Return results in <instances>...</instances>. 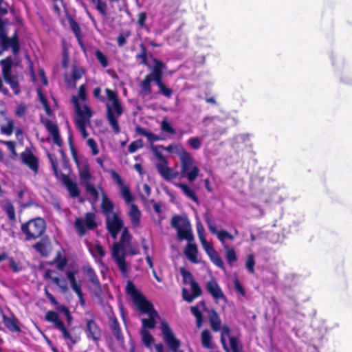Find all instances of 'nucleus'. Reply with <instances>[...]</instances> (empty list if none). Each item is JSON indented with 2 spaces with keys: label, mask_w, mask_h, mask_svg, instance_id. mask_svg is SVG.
<instances>
[{
  "label": "nucleus",
  "mask_w": 352,
  "mask_h": 352,
  "mask_svg": "<svg viewBox=\"0 0 352 352\" xmlns=\"http://www.w3.org/2000/svg\"><path fill=\"white\" fill-rule=\"evenodd\" d=\"M87 145L89 147L93 155H96L99 153L98 146L96 142L92 138H88L86 141Z\"/></svg>",
  "instance_id": "nucleus-48"
},
{
  "label": "nucleus",
  "mask_w": 352,
  "mask_h": 352,
  "mask_svg": "<svg viewBox=\"0 0 352 352\" xmlns=\"http://www.w3.org/2000/svg\"><path fill=\"white\" fill-rule=\"evenodd\" d=\"M86 333L88 338H91L94 340H98L100 338V329L94 320H89L87 321Z\"/></svg>",
  "instance_id": "nucleus-22"
},
{
  "label": "nucleus",
  "mask_w": 352,
  "mask_h": 352,
  "mask_svg": "<svg viewBox=\"0 0 352 352\" xmlns=\"http://www.w3.org/2000/svg\"><path fill=\"white\" fill-rule=\"evenodd\" d=\"M151 151L158 160V162H164V161H167L164 155L160 151H158L157 146H152Z\"/></svg>",
  "instance_id": "nucleus-60"
},
{
  "label": "nucleus",
  "mask_w": 352,
  "mask_h": 352,
  "mask_svg": "<svg viewBox=\"0 0 352 352\" xmlns=\"http://www.w3.org/2000/svg\"><path fill=\"white\" fill-rule=\"evenodd\" d=\"M89 250L92 256L96 259L97 261H100L101 259L104 256L105 252L102 247L98 244L90 245Z\"/></svg>",
  "instance_id": "nucleus-30"
},
{
  "label": "nucleus",
  "mask_w": 352,
  "mask_h": 352,
  "mask_svg": "<svg viewBox=\"0 0 352 352\" xmlns=\"http://www.w3.org/2000/svg\"><path fill=\"white\" fill-rule=\"evenodd\" d=\"M120 190L122 198L125 200L126 203L129 206L133 204V197L131 194L129 188L126 185H123L120 187Z\"/></svg>",
  "instance_id": "nucleus-38"
},
{
  "label": "nucleus",
  "mask_w": 352,
  "mask_h": 352,
  "mask_svg": "<svg viewBox=\"0 0 352 352\" xmlns=\"http://www.w3.org/2000/svg\"><path fill=\"white\" fill-rule=\"evenodd\" d=\"M137 131L139 134L145 136L148 140V142H150L151 143L162 140V138H160L158 135L153 133L148 132L146 131L144 129L138 127L137 129Z\"/></svg>",
  "instance_id": "nucleus-37"
},
{
  "label": "nucleus",
  "mask_w": 352,
  "mask_h": 352,
  "mask_svg": "<svg viewBox=\"0 0 352 352\" xmlns=\"http://www.w3.org/2000/svg\"><path fill=\"white\" fill-rule=\"evenodd\" d=\"M181 274L184 278V283L191 284L195 282L190 272L185 270L184 269L181 270Z\"/></svg>",
  "instance_id": "nucleus-59"
},
{
  "label": "nucleus",
  "mask_w": 352,
  "mask_h": 352,
  "mask_svg": "<svg viewBox=\"0 0 352 352\" xmlns=\"http://www.w3.org/2000/svg\"><path fill=\"white\" fill-rule=\"evenodd\" d=\"M75 228L80 236H84L89 230H94L97 227L96 214L87 212L84 217L76 218L74 223Z\"/></svg>",
  "instance_id": "nucleus-13"
},
{
  "label": "nucleus",
  "mask_w": 352,
  "mask_h": 352,
  "mask_svg": "<svg viewBox=\"0 0 352 352\" xmlns=\"http://www.w3.org/2000/svg\"><path fill=\"white\" fill-rule=\"evenodd\" d=\"M65 184L72 197H76L79 195V190L76 184L69 179L65 180Z\"/></svg>",
  "instance_id": "nucleus-39"
},
{
  "label": "nucleus",
  "mask_w": 352,
  "mask_h": 352,
  "mask_svg": "<svg viewBox=\"0 0 352 352\" xmlns=\"http://www.w3.org/2000/svg\"><path fill=\"white\" fill-rule=\"evenodd\" d=\"M14 130V120L5 111H0V133L10 136Z\"/></svg>",
  "instance_id": "nucleus-15"
},
{
  "label": "nucleus",
  "mask_w": 352,
  "mask_h": 352,
  "mask_svg": "<svg viewBox=\"0 0 352 352\" xmlns=\"http://www.w3.org/2000/svg\"><path fill=\"white\" fill-rule=\"evenodd\" d=\"M34 248L41 255L47 256L50 251L51 244L48 239H43L36 243Z\"/></svg>",
  "instance_id": "nucleus-24"
},
{
  "label": "nucleus",
  "mask_w": 352,
  "mask_h": 352,
  "mask_svg": "<svg viewBox=\"0 0 352 352\" xmlns=\"http://www.w3.org/2000/svg\"><path fill=\"white\" fill-rule=\"evenodd\" d=\"M175 186L180 188L183 194L185 195L188 198L192 199L195 202H198V198L193 190L188 184L184 183H175Z\"/></svg>",
  "instance_id": "nucleus-23"
},
{
  "label": "nucleus",
  "mask_w": 352,
  "mask_h": 352,
  "mask_svg": "<svg viewBox=\"0 0 352 352\" xmlns=\"http://www.w3.org/2000/svg\"><path fill=\"white\" fill-rule=\"evenodd\" d=\"M3 144H5L8 150L10 151L12 157L16 156V152L15 151V142L12 141H2Z\"/></svg>",
  "instance_id": "nucleus-61"
},
{
  "label": "nucleus",
  "mask_w": 352,
  "mask_h": 352,
  "mask_svg": "<svg viewBox=\"0 0 352 352\" xmlns=\"http://www.w3.org/2000/svg\"><path fill=\"white\" fill-rule=\"evenodd\" d=\"M107 3L105 2H102V1H98V3L96 5V9L103 16L107 15Z\"/></svg>",
  "instance_id": "nucleus-64"
},
{
  "label": "nucleus",
  "mask_w": 352,
  "mask_h": 352,
  "mask_svg": "<svg viewBox=\"0 0 352 352\" xmlns=\"http://www.w3.org/2000/svg\"><path fill=\"white\" fill-rule=\"evenodd\" d=\"M109 322L113 335L117 338L118 340H120L122 338V336L118 320H116V318L111 317Z\"/></svg>",
  "instance_id": "nucleus-35"
},
{
  "label": "nucleus",
  "mask_w": 352,
  "mask_h": 352,
  "mask_svg": "<svg viewBox=\"0 0 352 352\" xmlns=\"http://www.w3.org/2000/svg\"><path fill=\"white\" fill-rule=\"evenodd\" d=\"M171 224L177 230L179 239L181 240L185 239L188 241L184 250L185 256L190 262L199 263L201 259L198 257L197 246L192 243L194 236L188 220L180 216H175L172 219Z\"/></svg>",
  "instance_id": "nucleus-2"
},
{
  "label": "nucleus",
  "mask_w": 352,
  "mask_h": 352,
  "mask_svg": "<svg viewBox=\"0 0 352 352\" xmlns=\"http://www.w3.org/2000/svg\"><path fill=\"white\" fill-rule=\"evenodd\" d=\"M45 126L51 135L58 132L57 126L52 121L47 120L45 123Z\"/></svg>",
  "instance_id": "nucleus-62"
},
{
  "label": "nucleus",
  "mask_w": 352,
  "mask_h": 352,
  "mask_svg": "<svg viewBox=\"0 0 352 352\" xmlns=\"http://www.w3.org/2000/svg\"><path fill=\"white\" fill-rule=\"evenodd\" d=\"M4 210L10 219L13 220L15 218L14 208L12 204L10 202L4 205Z\"/></svg>",
  "instance_id": "nucleus-53"
},
{
  "label": "nucleus",
  "mask_w": 352,
  "mask_h": 352,
  "mask_svg": "<svg viewBox=\"0 0 352 352\" xmlns=\"http://www.w3.org/2000/svg\"><path fill=\"white\" fill-rule=\"evenodd\" d=\"M208 256L210 258L211 261L216 266H217L218 267H219L222 270H224L223 262L216 250L214 252H212L211 254H210Z\"/></svg>",
  "instance_id": "nucleus-43"
},
{
  "label": "nucleus",
  "mask_w": 352,
  "mask_h": 352,
  "mask_svg": "<svg viewBox=\"0 0 352 352\" xmlns=\"http://www.w3.org/2000/svg\"><path fill=\"white\" fill-rule=\"evenodd\" d=\"M105 217L107 230H109L113 239H116L118 234L123 228V220L116 212L110 213Z\"/></svg>",
  "instance_id": "nucleus-14"
},
{
  "label": "nucleus",
  "mask_w": 352,
  "mask_h": 352,
  "mask_svg": "<svg viewBox=\"0 0 352 352\" xmlns=\"http://www.w3.org/2000/svg\"><path fill=\"white\" fill-rule=\"evenodd\" d=\"M254 265H255L254 255L252 254H250L247 256V260L245 262V267L250 273L253 274L254 272Z\"/></svg>",
  "instance_id": "nucleus-47"
},
{
  "label": "nucleus",
  "mask_w": 352,
  "mask_h": 352,
  "mask_svg": "<svg viewBox=\"0 0 352 352\" xmlns=\"http://www.w3.org/2000/svg\"><path fill=\"white\" fill-rule=\"evenodd\" d=\"M200 242H201V244L204 250H205L206 253L208 254V256H209L210 254H211L212 252H214L215 251V250L214 249L212 245H210L209 243H208V241H206V239L200 240Z\"/></svg>",
  "instance_id": "nucleus-57"
},
{
  "label": "nucleus",
  "mask_w": 352,
  "mask_h": 352,
  "mask_svg": "<svg viewBox=\"0 0 352 352\" xmlns=\"http://www.w3.org/2000/svg\"><path fill=\"white\" fill-rule=\"evenodd\" d=\"M142 146H143L142 141L141 140H138L136 141L131 142L129 144L128 150H129V153H132L135 152L139 148H142Z\"/></svg>",
  "instance_id": "nucleus-56"
},
{
  "label": "nucleus",
  "mask_w": 352,
  "mask_h": 352,
  "mask_svg": "<svg viewBox=\"0 0 352 352\" xmlns=\"http://www.w3.org/2000/svg\"><path fill=\"white\" fill-rule=\"evenodd\" d=\"M4 80L6 82H8L10 85V87L12 88L15 94H19L20 89L19 87V83L16 76H12Z\"/></svg>",
  "instance_id": "nucleus-44"
},
{
  "label": "nucleus",
  "mask_w": 352,
  "mask_h": 352,
  "mask_svg": "<svg viewBox=\"0 0 352 352\" xmlns=\"http://www.w3.org/2000/svg\"><path fill=\"white\" fill-rule=\"evenodd\" d=\"M211 339L212 336L210 331L208 330H204L201 333L202 345L207 349H210L212 347Z\"/></svg>",
  "instance_id": "nucleus-42"
},
{
  "label": "nucleus",
  "mask_w": 352,
  "mask_h": 352,
  "mask_svg": "<svg viewBox=\"0 0 352 352\" xmlns=\"http://www.w3.org/2000/svg\"><path fill=\"white\" fill-rule=\"evenodd\" d=\"M220 330H221V343H222L224 349L226 350H228L227 341L230 340V338H232V336H230V330L229 327L227 326H223L222 327H221Z\"/></svg>",
  "instance_id": "nucleus-36"
},
{
  "label": "nucleus",
  "mask_w": 352,
  "mask_h": 352,
  "mask_svg": "<svg viewBox=\"0 0 352 352\" xmlns=\"http://www.w3.org/2000/svg\"><path fill=\"white\" fill-rule=\"evenodd\" d=\"M218 116H207L204 118L202 122L205 126H208L210 124H215L217 122H223Z\"/></svg>",
  "instance_id": "nucleus-52"
},
{
  "label": "nucleus",
  "mask_w": 352,
  "mask_h": 352,
  "mask_svg": "<svg viewBox=\"0 0 352 352\" xmlns=\"http://www.w3.org/2000/svg\"><path fill=\"white\" fill-rule=\"evenodd\" d=\"M21 232L25 235L27 241L36 239L40 237L45 230V221L41 218H35L23 223L21 226Z\"/></svg>",
  "instance_id": "nucleus-9"
},
{
  "label": "nucleus",
  "mask_w": 352,
  "mask_h": 352,
  "mask_svg": "<svg viewBox=\"0 0 352 352\" xmlns=\"http://www.w3.org/2000/svg\"><path fill=\"white\" fill-rule=\"evenodd\" d=\"M80 177L82 181L83 184L85 186L87 192L93 199V202L95 203L99 198L98 187H95L92 184L91 181L94 177L90 173L88 165L85 164L79 168Z\"/></svg>",
  "instance_id": "nucleus-11"
},
{
  "label": "nucleus",
  "mask_w": 352,
  "mask_h": 352,
  "mask_svg": "<svg viewBox=\"0 0 352 352\" xmlns=\"http://www.w3.org/2000/svg\"><path fill=\"white\" fill-rule=\"evenodd\" d=\"M179 176L186 179L189 183L194 182L200 175V168L197 162L188 152L180 160Z\"/></svg>",
  "instance_id": "nucleus-7"
},
{
  "label": "nucleus",
  "mask_w": 352,
  "mask_h": 352,
  "mask_svg": "<svg viewBox=\"0 0 352 352\" xmlns=\"http://www.w3.org/2000/svg\"><path fill=\"white\" fill-rule=\"evenodd\" d=\"M107 95L106 109L107 119L111 126L113 131L118 134L120 131L118 119L123 113V106L118 98V94L110 89H105Z\"/></svg>",
  "instance_id": "nucleus-4"
},
{
  "label": "nucleus",
  "mask_w": 352,
  "mask_h": 352,
  "mask_svg": "<svg viewBox=\"0 0 352 352\" xmlns=\"http://www.w3.org/2000/svg\"><path fill=\"white\" fill-rule=\"evenodd\" d=\"M86 87L82 85L79 87L78 96H73L72 102L76 113V125L83 138H86L88 135L86 126L90 124V118L93 115L92 111L86 104Z\"/></svg>",
  "instance_id": "nucleus-3"
},
{
  "label": "nucleus",
  "mask_w": 352,
  "mask_h": 352,
  "mask_svg": "<svg viewBox=\"0 0 352 352\" xmlns=\"http://www.w3.org/2000/svg\"><path fill=\"white\" fill-rule=\"evenodd\" d=\"M190 285V289L192 291L191 294H192V296H195V298L198 297L199 296H200L201 294V289H200L199 286L198 285V284L197 283L194 282Z\"/></svg>",
  "instance_id": "nucleus-63"
},
{
  "label": "nucleus",
  "mask_w": 352,
  "mask_h": 352,
  "mask_svg": "<svg viewBox=\"0 0 352 352\" xmlns=\"http://www.w3.org/2000/svg\"><path fill=\"white\" fill-rule=\"evenodd\" d=\"M96 56L97 60L103 67H107L109 65L108 60L106 56L100 50L96 52Z\"/></svg>",
  "instance_id": "nucleus-54"
},
{
  "label": "nucleus",
  "mask_w": 352,
  "mask_h": 352,
  "mask_svg": "<svg viewBox=\"0 0 352 352\" xmlns=\"http://www.w3.org/2000/svg\"><path fill=\"white\" fill-rule=\"evenodd\" d=\"M206 288L216 301L226 300V296L216 280H211L208 281L206 284Z\"/></svg>",
  "instance_id": "nucleus-19"
},
{
  "label": "nucleus",
  "mask_w": 352,
  "mask_h": 352,
  "mask_svg": "<svg viewBox=\"0 0 352 352\" xmlns=\"http://www.w3.org/2000/svg\"><path fill=\"white\" fill-rule=\"evenodd\" d=\"M83 74V70L77 67H74L72 71V77H69L68 76H65V80L68 86L73 87L76 85V81L80 79Z\"/></svg>",
  "instance_id": "nucleus-25"
},
{
  "label": "nucleus",
  "mask_w": 352,
  "mask_h": 352,
  "mask_svg": "<svg viewBox=\"0 0 352 352\" xmlns=\"http://www.w3.org/2000/svg\"><path fill=\"white\" fill-rule=\"evenodd\" d=\"M98 190L99 191V196L101 195L102 197L101 208L104 214L107 216L110 213H114L113 211V202L108 198L102 188L98 186Z\"/></svg>",
  "instance_id": "nucleus-21"
},
{
  "label": "nucleus",
  "mask_w": 352,
  "mask_h": 352,
  "mask_svg": "<svg viewBox=\"0 0 352 352\" xmlns=\"http://www.w3.org/2000/svg\"><path fill=\"white\" fill-rule=\"evenodd\" d=\"M37 93H38L39 100L42 103L43 107L47 115H50L51 114L50 108V107H49V105L47 104V100L45 99V96H43V94L41 93V89H37Z\"/></svg>",
  "instance_id": "nucleus-49"
},
{
  "label": "nucleus",
  "mask_w": 352,
  "mask_h": 352,
  "mask_svg": "<svg viewBox=\"0 0 352 352\" xmlns=\"http://www.w3.org/2000/svg\"><path fill=\"white\" fill-rule=\"evenodd\" d=\"M23 163L29 167L34 173H38V159L32 152L29 149H25L21 154Z\"/></svg>",
  "instance_id": "nucleus-18"
},
{
  "label": "nucleus",
  "mask_w": 352,
  "mask_h": 352,
  "mask_svg": "<svg viewBox=\"0 0 352 352\" xmlns=\"http://www.w3.org/2000/svg\"><path fill=\"white\" fill-rule=\"evenodd\" d=\"M138 190L141 197L144 199H147L151 195V190L146 184H141L138 186Z\"/></svg>",
  "instance_id": "nucleus-45"
},
{
  "label": "nucleus",
  "mask_w": 352,
  "mask_h": 352,
  "mask_svg": "<svg viewBox=\"0 0 352 352\" xmlns=\"http://www.w3.org/2000/svg\"><path fill=\"white\" fill-rule=\"evenodd\" d=\"M153 64H150V67H148L150 69H152V72L147 76H150V78L153 79V76H155V75H162L163 72V68L164 67V65L163 63L160 60H158L157 59H153L152 60Z\"/></svg>",
  "instance_id": "nucleus-27"
},
{
  "label": "nucleus",
  "mask_w": 352,
  "mask_h": 352,
  "mask_svg": "<svg viewBox=\"0 0 352 352\" xmlns=\"http://www.w3.org/2000/svg\"><path fill=\"white\" fill-rule=\"evenodd\" d=\"M192 314L196 318L197 326L200 328L203 324V315L204 311H208V318L212 329L214 331H219L221 329V322L217 313L213 310H207L205 302L204 301L199 302L195 306L190 307Z\"/></svg>",
  "instance_id": "nucleus-8"
},
{
  "label": "nucleus",
  "mask_w": 352,
  "mask_h": 352,
  "mask_svg": "<svg viewBox=\"0 0 352 352\" xmlns=\"http://www.w3.org/2000/svg\"><path fill=\"white\" fill-rule=\"evenodd\" d=\"M160 329L163 335L164 342L172 352H182L180 350L181 342L178 340L169 324L164 320L160 322Z\"/></svg>",
  "instance_id": "nucleus-12"
},
{
  "label": "nucleus",
  "mask_w": 352,
  "mask_h": 352,
  "mask_svg": "<svg viewBox=\"0 0 352 352\" xmlns=\"http://www.w3.org/2000/svg\"><path fill=\"white\" fill-rule=\"evenodd\" d=\"M9 267L14 272H19L23 270L22 265L16 262L12 258H9Z\"/></svg>",
  "instance_id": "nucleus-58"
},
{
  "label": "nucleus",
  "mask_w": 352,
  "mask_h": 352,
  "mask_svg": "<svg viewBox=\"0 0 352 352\" xmlns=\"http://www.w3.org/2000/svg\"><path fill=\"white\" fill-rule=\"evenodd\" d=\"M226 258L230 265H232L237 260L234 248H230L229 245H225Z\"/></svg>",
  "instance_id": "nucleus-34"
},
{
  "label": "nucleus",
  "mask_w": 352,
  "mask_h": 352,
  "mask_svg": "<svg viewBox=\"0 0 352 352\" xmlns=\"http://www.w3.org/2000/svg\"><path fill=\"white\" fill-rule=\"evenodd\" d=\"M218 239L221 241L223 248H225V245H228L226 244V240L229 239L232 241L234 239V236L228 233L226 230H220L219 232H218V234L217 235Z\"/></svg>",
  "instance_id": "nucleus-41"
},
{
  "label": "nucleus",
  "mask_w": 352,
  "mask_h": 352,
  "mask_svg": "<svg viewBox=\"0 0 352 352\" xmlns=\"http://www.w3.org/2000/svg\"><path fill=\"white\" fill-rule=\"evenodd\" d=\"M153 64H150V67H148L150 69H152V72L147 76H150V78L153 79V76H155V75H162L163 72V68L164 67V65L163 63L160 60H158L157 59H153L152 60Z\"/></svg>",
  "instance_id": "nucleus-28"
},
{
  "label": "nucleus",
  "mask_w": 352,
  "mask_h": 352,
  "mask_svg": "<svg viewBox=\"0 0 352 352\" xmlns=\"http://www.w3.org/2000/svg\"><path fill=\"white\" fill-rule=\"evenodd\" d=\"M10 25L7 20L0 19V55L8 48H11L14 54L19 52V46L16 38V33L12 38L7 37L8 26Z\"/></svg>",
  "instance_id": "nucleus-10"
},
{
  "label": "nucleus",
  "mask_w": 352,
  "mask_h": 352,
  "mask_svg": "<svg viewBox=\"0 0 352 352\" xmlns=\"http://www.w3.org/2000/svg\"><path fill=\"white\" fill-rule=\"evenodd\" d=\"M161 129L163 131L170 133L175 134V130L173 128L170 124L167 121L166 119H164L161 122Z\"/></svg>",
  "instance_id": "nucleus-51"
},
{
  "label": "nucleus",
  "mask_w": 352,
  "mask_h": 352,
  "mask_svg": "<svg viewBox=\"0 0 352 352\" xmlns=\"http://www.w3.org/2000/svg\"><path fill=\"white\" fill-rule=\"evenodd\" d=\"M126 289L142 316L141 336L142 342L146 347L151 349L154 342V338L149 333L147 329L155 327L157 320L160 319L159 314L153 309V305L145 298L131 282L127 283Z\"/></svg>",
  "instance_id": "nucleus-1"
},
{
  "label": "nucleus",
  "mask_w": 352,
  "mask_h": 352,
  "mask_svg": "<svg viewBox=\"0 0 352 352\" xmlns=\"http://www.w3.org/2000/svg\"><path fill=\"white\" fill-rule=\"evenodd\" d=\"M77 274V271L71 270L66 272V276L69 280L71 287L75 293L80 294V287H81L80 283H78L76 280L75 276Z\"/></svg>",
  "instance_id": "nucleus-31"
},
{
  "label": "nucleus",
  "mask_w": 352,
  "mask_h": 352,
  "mask_svg": "<svg viewBox=\"0 0 352 352\" xmlns=\"http://www.w3.org/2000/svg\"><path fill=\"white\" fill-rule=\"evenodd\" d=\"M54 263L56 264L57 268L60 270H63L67 265L66 258L61 256L60 254H58L57 256L54 259Z\"/></svg>",
  "instance_id": "nucleus-55"
},
{
  "label": "nucleus",
  "mask_w": 352,
  "mask_h": 352,
  "mask_svg": "<svg viewBox=\"0 0 352 352\" xmlns=\"http://www.w3.org/2000/svg\"><path fill=\"white\" fill-rule=\"evenodd\" d=\"M128 215L132 227L134 228H138L141 222L142 212L134 204L129 205Z\"/></svg>",
  "instance_id": "nucleus-20"
},
{
  "label": "nucleus",
  "mask_w": 352,
  "mask_h": 352,
  "mask_svg": "<svg viewBox=\"0 0 352 352\" xmlns=\"http://www.w3.org/2000/svg\"><path fill=\"white\" fill-rule=\"evenodd\" d=\"M153 79L150 76H146L144 79L140 83L141 94L143 96H148L151 94V82Z\"/></svg>",
  "instance_id": "nucleus-33"
},
{
  "label": "nucleus",
  "mask_w": 352,
  "mask_h": 352,
  "mask_svg": "<svg viewBox=\"0 0 352 352\" xmlns=\"http://www.w3.org/2000/svg\"><path fill=\"white\" fill-rule=\"evenodd\" d=\"M230 348L228 346L227 352H243L242 346L236 338H230Z\"/></svg>",
  "instance_id": "nucleus-40"
},
{
  "label": "nucleus",
  "mask_w": 352,
  "mask_h": 352,
  "mask_svg": "<svg viewBox=\"0 0 352 352\" xmlns=\"http://www.w3.org/2000/svg\"><path fill=\"white\" fill-rule=\"evenodd\" d=\"M45 319L48 322H52L54 327L61 333L62 337L69 348L72 349L74 344L80 341V333H77L74 331V328L67 329L56 312L47 311Z\"/></svg>",
  "instance_id": "nucleus-6"
},
{
  "label": "nucleus",
  "mask_w": 352,
  "mask_h": 352,
  "mask_svg": "<svg viewBox=\"0 0 352 352\" xmlns=\"http://www.w3.org/2000/svg\"><path fill=\"white\" fill-rule=\"evenodd\" d=\"M168 161H164V162H157L155 166L157 172L165 180L171 181L177 178L179 173L173 168L168 167Z\"/></svg>",
  "instance_id": "nucleus-17"
},
{
  "label": "nucleus",
  "mask_w": 352,
  "mask_h": 352,
  "mask_svg": "<svg viewBox=\"0 0 352 352\" xmlns=\"http://www.w3.org/2000/svg\"><path fill=\"white\" fill-rule=\"evenodd\" d=\"M70 28L75 34L76 37L78 39L79 44L82 46V41L80 39V30L78 24L75 22L73 19L69 20Z\"/></svg>",
  "instance_id": "nucleus-46"
},
{
  "label": "nucleus",
  "mask_w": 352,
  "mask_h": 352,
  "mask_svg": "<svg viewBox=\"0 0 352 352\" xmlns=\"http://www.w3.org/2000/svg\"><path fill=\"white\" fill-rule=\"evenodd\" d=\"M168 161H164V162H157L155 166L157 172L165 180L171 181L177 178L179 173L173 168L168 167Z\"/></svg>",
  "instance_id": "nucleus-16"
},
{
  "label": "nucleus",
  "mask_w": 352,
  "mask_h": 352,
  "mask_svg": "<svg viewBox=\"0 0 352 352\" xmlns=\"http://www.w3.org/2000/svg\"><path fill=\"white\" fill-rule=\"evenodd\" d=\"M5 326L12 332H19L20 328L18 325V320L16 318L3 316Z\"/></svg>",
  "instance_id": "nucleus-26"
},
{
  "label": "nucleus",
  "mask_w": 352,
  "mask_h": 352,
  "mask_svg": "<svg viewBox=\"0 0 352 352\" xmlns=\"http://www.w3.org/2000/svg\"><path fill=\"white\" fill-rule=\"evenodd\" d=\"M0 64L2 66V74L4 79L13 76L11 74V67L12 64L11 58H7L1 60Z\"/></svg>",
  "instance_id": "nucleus-32"
},
{
  "label": "nucleus",
  "mask_w": 352,
  "mask_h": 352,
  "mask_svg": "<svg viewBox=\"0 0 352 352\" xmlns=\"http://www.w3.org/2000/svg\"><path fill=\"white\" fill-rule=\"evenodd\" d=\"M161 147L168 152L176 154L179 157V160L188 153L184 147L177 144H170L167 147Z\"/></svg>",
  "instance_id": "nucleus-29"
},
{
  "label": "nucleus",
  "mask_w": 352,
  "mask_h": 352,
  "mask_svg": "<svg viewBox=\"0 0 352 352\" xmlns=\"http://www.w3.org/2000/svg\"><path fill=\"white\" fill-rule=\"evenodd\" d=\"M188 144L192 149L197 150L201 146V140L198 137L190 138L188 140Z\"/></svg>",
  "instance_id": "nucleus-50"
},
{
  "label": "nucleus",
  "mask_w": 352,
  "mask_h": 352,
  "mask_svg": "<svg viewBox=\"0 0 352 352\" xmlns=\"http://www.w3.org/2000/svg\"><path fill=\"white\" fill-rule=\"evenodd\" d=\"M131 235L127 228H124L120 242L115 243L111 248V254L122 275L127 274L129 264L125 261L127 250L130 248Z\"/></svg>",
  "instance_id": "nucleus-5"
}]
</instances>
